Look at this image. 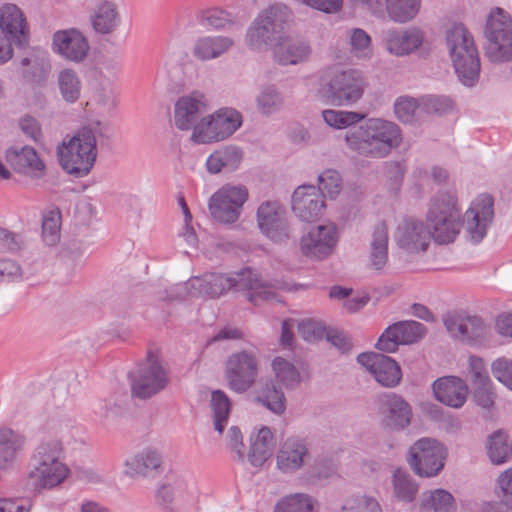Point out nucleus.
<instances>
[{
	"mask_svg": "<svg viewBox=\"0 0 512 512\" xmlns=\"http://www.w3.org/2000/svg\"><path fill=\"white\" fill-rule=\"evenodd\" d=\"M395 237L400 248L415 253L427 249L431 233L423 221L410 217L398 225Z\"/></svg>",
	"mask_w": 512,
	"mask_h": 512,
	"instance_id": "22",
	"label": "nucleus"
},
{
	"mask_svg": "<svg viewBox=\"0 0 512 512\" xmlns=\"http://www.w3.org/2000/svg\"><path fill=\"white\" fill-rule=\"evenodd\" d=\"M418 107L417 100L412 97H399L394 104L396 117L403 123H410Z\"/></svg>",
	"mask_w": 512,
	"mask_h": 512,
	"instance_id": "58",
	"label": "nucleus"
},
{
	"mask_svg": "<svg viewBox=\"0 0 512 512\" xmlns=\"http://www.w3.org/2000/svg\"><path fill=\"white\" fill-rule=\"evenodd\" d=\"M258 369L259 360L253 352L244 350L231 354L225 363L227 386L238 394L247 392L256 382Z\"/></svg>",
	"mask_w": 512,
	"mask_h": 512,
	"instance_id": "13",
	"label": "nucleus"
},
{
	"mask_svg": "<svg viewBox=\"0 0 512 512\" xmlns=\"http://www.w3.org/2000/svg\"><path fill=\"white\" fill-rule=\"evenodd\" d=\"M423 38V33L417 28L390 30L385 36L386 49L397 56L407 55L422 45Z\"/></svg>",
	"mask_w": 512,
	"mask_h": 512,
	"instance_id": "32",
	"label": "nucleus"
},
{
	"mask_svg": "<svg viewBox=\"0 0 512 512\" xmlns=\"http://www.w3.org/2000/svg\"><path fill=\"white\" fill-rule=\"evenodd\" d=\"M312 49L308 42L283 35L274 48V58L280 65H297L309 59Z\"/></svg>",
	"mask_w": 512,
	"mask_h": 512,
	"instance_id": "31",
	"label": "nucleus"
},
{
	"mask_svg": "<svg viewBox=\"0 0 512 512\" xmlns=\"http://www.w3.org/2000/svg\"><path fill=\"white\" fill-rule=\"evenodd\" d=\"M244 153L241 148L228 145L214 151L206 160V167L209 173L236 171L243 160Z\"/></svg>",
	"mask_w": 512,
	"mask_h": 512,
	"instance_id": "34",
	"label": "nucleus"
},
{
	"mask_svg": "<svg viewBox=\"0 0 512 512\" xmlns=\"http://www.w3.org/2000/svg\"><path fill=\"white\" fill-rule=\"evenodd\" d=\"M32 506L28 498H0V512H31Z\"/></svg>",
	"mask_w": 512,
	"mask_h": 512,
	"instance_id": "62",
	"label": "nucleus"
},
{
	"mask_svg": "<svg viewBox=\"0 0 512 512\" xmlns=\"http://www.w3.org/2000/svg\"><path fill=\"white\" fill-rule=\"evenodd\" d=\"M323 120L335 129H344L358 124L365 118V114L356 111L326 109L322 111Z\"/></svg>",
	"mask_w": 512,
	"mask_h": 512,
	"instance_id": "50",
	"label": "nucleus"
},
{
	"mask_svg": "<svg viewBox=\"0 0 512 512\" xmlns=\"http://www.w3.org/2000/svg\"><path fill=\"white\" fill-rule=\"evenodd\" d=\"M292 210L302 221L316 220L325 208V201L320 189L314 185H301L292 195Z\"/></svg>",
	"mask_w": 512,
	"mask_h": 512,
	"instance_id": "19",
	"label": "nucleus"
},
{
	"mask_svg": "<svg viewBox=\"0 0 512 512\" xmlns=\"http://www.w3.org/2000/svg\"><path fill=\"white\" fill-rule=\"evenodd\" d=\"M491 386L492 382L473 385V398L475 402L483 408L488 409L494 404V393Z\"/></svg>",
	"mask_w": 512,
	"mask_h": 512,
	"instance_id": "64",
	"label": "nucleus"
},
{
	"mask_svg": "<svg viewBox=\"0 0 512 512\" xmlns=\"http://www.w3.org/2000/svg\"><path fill=\"white\" fill-rule=\"evenodd\" d=\"M401 129L382 118H369L347 130L344 141L347 148L359 157L383 159L401 143Z\"/></svg>",
	"mask_w": 512,
	"mask_h": 512,
	"instance_id": "2",
	"label": "nucleus"
},
{
	"mask_svg": "<svg viewBox=\"0 0 512 512\" xmlns=\"http://www.w3.org/2000/svg\"><path fill=\"white\" fill-rule=\"evenodd\" d=\"M323 198L328 196L334 198L341 191V177L336 170L328 169L318 177Z\"/></svg>",
	"mask_w": 512,
	"mask_h": 512,
	"instance_id": "54",
	"label": "nucleus"
},
{
	"mask_svg": "<svg viewBox=\"0 0 512 512\" xmlns=\"http://www.w3.org/2000/svg\"><path fill=\"white\" fill-rule=\"evenodd\" d=\"M389 17L399 23H405L418 14L421 0H382Z\"/></svg>",
	"mask_w": 512,
	"mask_h": 512,
	"instance_id": "43",
	"label": "nucleus"
},
{
	"mask_svg": "<svg viewBox=\"0 0 512 512\" xmlns=\"http://www.w3.org/2000/svg\"><path fill=\"white\" fill-rule=\"evenodd\" d=\"M0 28L8 40L18 46L28 42L27 25L22 11L14 4H7L0 9Z\"/></svg>",
	"mask_w": 512,
	"mask_h": 512,
	"instance_id": "29",
	"label": "nucleus"
},
{
	"mask_svg": "<svg viewBox=\"0 0 512 512\" xmlns=\"http://www.w3.org/2000/svg\"><path fill=\"white\" fill-rule=\"evenodd\" d=\"M257 224L263 235L275 243L286 242L291 228L284 208L277 201H265L256 213Z\"/></svg>",
	"mask_w": 512,
	"mask_h": 512,
	"instance_id": "14",
	"label": "nucleus"
},
{
	"mask_svg": "<svg viewBox=\"0 0 512 512\" xmlns=\"http://www.w3.org/2000/svg\"><path fill=\"white\" fill-rule=\"evenodd\" d=\"M350 53L357 59L367 60L373 55L371 37L361 28H352L347 31Z\"/></svg>",
	"mask_w": 512,
	"mask_h": 512,
	"instance_id": "48",
	"label": "nucleus"
},
{
	"mask_svg": "<svg viewBox=\"0 0 512 512\" xmlns=\"http://www.w3.org/2000/svg\"><path fill=\"white\" fill-rule=\"evenodd\" d=\"M210 407L214 429L221 434L224 431L231 412L230 399L222 390H215L211 393Z\"/></svg>",
	"mask_w": 512,
	"mask_h": 512,
	"instance_id": "46",
	"label": "nucleus"
},
{
	"mask_svg": "<svg viewBox=\"0 0 512 512\" xmlns=\"http://www.w3.org/2000/svg\"><path fill=\"white\" fill-rule=\"evenodd\" d=\"M446 457L447 450L438 440L421 438L409 448L407 462L416 475L431 478L443 470Z\"/></svg>",
	"mask_w": 512,
	"mask_h": 512,
	"instance_id": "8",
	"label": "nucleus"
},
{
	"mask_svg": "<svg viewBox=\"0 0 512 512\" xmlns=\"http://www.w3.org/2000/svg\"><path fill=\"white\" fill-rule=\"evenodd\" d=\"M233 45L234 41L230 37H202L196 41L193 47V55L201 61H208L220 57Z\"/></svg>",
	"mask_w": 512,
	"mask_h": 512,
	"instance_id": "36",
	"label": "nucleus"
},
{
	"mask_svg": "<svg viewBox=\"0 0 512 512\" xmlns=\"http://www.w3.org/2000/svg\"><path fill=\"white\" fill-rule=\"evenodd\" d=\"M432 390L437 401L454 409L461 408L467 400L468 386L456 376L438 378L433 382Z\"/></svg>",
	"mask_w": 512,
	"mask_h": 512,
	"instance_id": "27",
	"label": "nucleus"
},
{
	"mask_svg": "<svg viewBox=\"0 0 512 512\" xmlns=\"http://www.w3.org/2000/svg\"><path fill=\"white\" fill-rule=\"evenodd\" d=\"M179 483L163 484L156 491V502L163 512H175L174 500L180 491Z\"/></svg>",
	"mask_w": 512,
	"mask_h": 512,
	"instance_id": "55",
	"label": "nucleus"
},
{
	"mask_svg": "<svg viewBox=\"0 0 512 512\" xmlns=\"http://www.w3.org/2000/svg\"><path fill=\"white\" fill-rule=\"evenodd\" d=\"M497 496L512 508V469L502 472L497 479Z\"/></svg>",
	"mask_w": 512,
	"mask_h": 512,
	"instance_id": "60",
	"label": "nucleus"
},
{
	"mask_svg": "<svg viewBox=\"0 0 512 512\" xmlns=\"http://www.w3.org/2000/svg\"><path fill=\"white\" fill-rule=\"evenodd\" d=\"M163 472V456L154 447H146L125 461V475L131 478L155 477Z\"/></svg>",
	"mask_w": 512,
	"mask_h": 512,
	"instance_id": "24",
	"label": "nucleus"
},
{
	"mask_svg": "<svg viewBox=\"0 0 512 512\" xmlns=\"http://www.w3.org/2000/svg\"><path fill=\"white\" fill-rule=\"evenodd\" d=\"M231 289L229 275L221 273H208L201 277H193L186 283H180L165 290V295L159 296L161 300L184 299L186 294L191 296L205 295L217 298Z\"/></svg>",
	"mask_w": 512,
	"mask_h": 512,
	"instance_id": "10",
	"label": "nucleus"
},
{
	"mask_svg": "<svg viewBox=\"0 0 512 512\" xmlns=\"http://www.w3.org/2000/svg\"><path fill=\"white\" fill-rule=\"evenodd\" d=\"M242 125L241 114L233 108L219 109L212 115H205L191 135L197 144H208L230 137Z\"/></svg>",
	"mask_w": 512,
	"mask_h": 512,
	"instance_id": "9",
	"label": "nucleus"
},
{
	"mask_svg": "<svg viewBox=\"0 0 512 512\" xmlns=\"http://www.w3.org/2000/svg\"><path fill=\"white\" fill-rule=\"evenodd\" d=\"M87 38L76 28L58 30L53 34L52 50L69 62H83L89 52Z\"/></svg>",
	"mask_w": 512,
	"mask_h": 512,
	"instance_id": "16",
	"label": "nucleus"
},
{
	"mask_svg": "<svg viewBox=\"0 0 512 512\" xmlns=\"http://www.w3.org/2000/svg\"><path fill=\"white\" fill-rule=\"evenodd\" d=\"M63 445L61 441L49 439L40 442L32 452L30 466H43L62 462Z\"/></svg>",
	"mask_w": 512,
	"mask_h": 512,
	"instance_id": "42",
	"label": "nucleus"
},
{
	"mask_svg": "<svg viewBox=\"0 0 512 512\" xmlns=\"http://www.w3.org/2000/svg\"><path fill=\"white\" fill-rule=\"evenodd\" d=\"M367 79L359 69L334 66L322 78V92L336 106H352L364 95Z\"/></svg>",
	"mask_w": 512,
	"mask_h": 512,
	"instance_id": "6",
	"label": "nucleus"
},
{
	"mask_svg": "<svg viewBox=\"0 0 512 512\" xmlns=\"http://www.w3.org/2000/svg\"><path fill=\"white\" fill-rule=\"evenodd\" d=\"M199 23L207 29H220L229 22L228 14L219 9L204 11L198 17Z\"/></svg>",
	"mask_w": 512,
	"mask_h": 512,
	"instance_id": "57",
	"label": "nucleus"
},
{
	"mask_svg": "<svg viewBox=\"0 0 512 512\" xmlns=\"http://www.w3.org/2000/svg\"><path fill=\"white\" fill-rule=\"evenodd\" d=\"M494 219V200L489 194H481L464 213L454 217L439 219V222H429L431 238L439 244H449L455 241L461 227L465 238L472 244L480 243L487 235L488 228Z\"/></svg>",
	"mask_w": 512,
	"mask_h": 512,
	"instance_id": "1",
	"label": "nucleus"
},
{
	"mask_svg": "<svg viewBox=\"0 0 512 512\" xmlns=\"http://www.w3.org/2000/svg\"><path fill=\"white\" fill-rule=\"evenodd\" d=\"M61 212L54 207L47 210L42 218V237L49 246H54L60 240Z\"/></svg>",
	"mask_w": 512,
	"mask_h": 512,
	"instance_id": "52",
	"label": "nucleus"
},
{
	"mask_svg": "<svg viewBox=\"0 0 512 512\" xmlns=\"http://www.w3.org/2000/svg\"><path fill=\"white\" fill-rule=\"evenodd\" d=\"M392 487L394 496L406 503H411L415 500L419 485L409 474V472L402 468L394 470L392 475Z\"/></svg>",
	"mask_w": 512,
	"mask_h": 512,
	"instance_id": "41",
	"label": "nucleus"
},
{
	"mask_svg": "<svg viewBox=\"0 0 512 512\" xmlns=\"http://www.w3.org/2000/svg\"><path fill=\"white\" fill-rule=\"evenodd\" d=\"M298 332L304 340L314 341L323 337L324 328L320 323L309 319L298 323Z\"/></svg>",
	"mask_w": 512,
	"mask_h": 512,
	"instance_id": "63",
	"label": "nucleus"
},
{
	"mask_svg": "<svg viewBox=\"0 0 512 512\" xmlns=\"http://www.w3.org/2000/svg\"><path fill=\"white\" fill-rule=\"evenodd\" d=\"M315 499L305 493H294L281 498L274 512H314Z\"/></svg>",
	"mask_w": 512,
	"mask_h": 512,
	"instance_id": "47",
	"label": "nucleus"
},
{
	"mask_svg": "<svg viewBox=\"0 0 512 512\" xmlns=\"http://www.w3.org/2000/svg\"><path fill=\"white\" fill-rule=\"evenodd\" d=\"M357 361L384 387L397 386L402 378L398 363L389 356L376 352L361 353Z\"/></svg>",
	"mask_w": 512,
	"mask_h": 512,
	"instance_id": "17",
	"label": "nucleus"
},
{
	"mask_svg": "<svg viewBox=\"0 0 512 512\" xmlns=\"http://www.w3.org/2000/svg\"><path fill=\"white\" fill-rule=\"evenodd\" d=\"M292 17L289 7L282 3L270 5L249 26L245 42L254 51H267L283 40L285 26Z\"/></svg>",
	"mask_w": 512,
	"mask_h": 512,
	"instance_id": "5",
	"label": "nucleus"
},
{
	"mask_svg": "<svg viewBox=\"0 0 512 512\" xmlns=\"http://www.w3.org/2000/svg\"><path fill=\"white\" fill-rule=\"evenodd\" d=\"M469 368L473 385L491 382L488 371L486 369V364L482 358L477 356H470Z\"/></svg>",
	"mask_w": 512,
	"mask_h": 512,
	"instance_id": "61",
	"label": "nucleus"
},
{
	"mask_svg": "<svg viewBox=\"0 0 512 512\" xmlns=\"http://www.w3.org/2000/svg\"><path fill=\"white\" fill-rule=\"evenodd\" d=\"M131 393L140 399H147L162 391L168 383L166 369L157 357L149 354L145 363L129 373Z\"/></svg>",
	"mask_w": 512,
	"mask_h": 512,
	"instance_id": "12",
	"label": "nucleus"
},
{
	"mask_svg": "<svg viewBox=\"0 0 512 512\" xmlns=\"http://www.w3.org/2000/svg\"><path fill=\"white\" fill-rule=\"evenodd\" d=\"M389 234L384 221L373 226L369 237L370 266L377 271L382 270L388 261Z\"/></svg>",
	"mask_w": 512,
	"mask_h": 512,
	"instance_id": "33",
	"label": "nucleus"
},
{
	"mask_svg": "<svg viewBox=\"0 0 512 512\" xmlns=\"http://www.w3.org/2000/svg\"><path fill=\"white\" fill-rule=\"evenodd\" d=\"M248 196V189L243 185H224L209 199L210 215L217 222L233 224L239 219Z\"/></svg>",
	"mask_w": 512,
	"mask_h": 512,
	"instance_id": "11",
	"label": "nucleus"
},
{
	"mask_svg": "<svg viewBox=\"0 0 512 512\" xmlns=\"http://www.w3.org/2000/svg\"><path fill=\"white\" fill-rule=\"evenodd\" d=\"M93 30L101 35L112 34L121 23L117 5L111 1H103L96 6L90 16Z\"/></svg>",
	"mask_w": 512,
	"mask_h": 512,
	"instance_id": "35",
	"label": "nucleus"
},
{
	"mask_svg": "<svg viewBox=\"0 0 512 512\" xmlns=\"http://www.w3.org/2000/svg\"><path fill=\"white\" fill-rule=\"evenodd\" d=\"M427 333L426 327L414 320L396 322L388 326L379 337L376 347L386 353L395 352L399 345L420 341Z\"/></svg>",
	"mask_w": 512,
	"mask_h": 512,
	"instance_id": "15",
	"label": "nucleus"
},
{
	"mask_svg": "<svg viewBox=\"0 0 512 512\" xmlns=\"http://www.w3.org/2000/svg\"><path fill=\"white\" fill-rule=\"evenodd\" d=\"M446 47L458 80L473 87L479 80L481 63L472 33L462 23H454L445 32Z\"/></svg>",
	"mask_w": 512,
	"mask_h": 512,
	"instance_id": "4",
	"label": "nucleus"
},
{
	"mask_svg": "<svg viewBox=\"0 0 512 512\" xmlns=\"http://www.w3.org/2000/svg\"><path fill=\"white\" fill-rule=\"evenodd\" d=\"M207 104L201 93L194 92L181 97L175 104V125L181 130L195 131L200 121L205 118Z\"/></svg>",
	"mask_w": 512,
	"mask_h": 512,
	"instance_id": "23",
	"label": "nucleus"
},
{
	"mask_svg": "<svg viewBox=\"0 0 512 512\" xmlns=\"http://www.w3.org/2000/svg\"><path fill=\"white\" fill-rule=\"evenodd\" d=\"M337 241L334 224L319 225L302 237L301 251L307 257L323 259L332 253Z\"/></svg>",
	"mask_w": 512,
	"mask_h": 512,
	"instance_id": "18",
	"label": "nucleus"
},
{
	"mask_svg": "<svg viewBox=\"0 0 512 512\" xmlns=\"http://www.w3.org/2000/svg\"><path fill=\"white\" fill-rule=\"evenodd\" d=\"M492 374L507 388H512V360L500 358L492 363Z\"/></svg>",
	"mask_w": 512,
	"mask_h": 512,
	"instance_id": "59",
	"label": "nucleus"
},
{
	"mask_svg": "<svg viewBox=\"0 0 512 512\" xmlns=\"http://www.w3.org/2000/svg\"><path fill=\"white\" fill-rule=\"evenodd\" d=\"M6 161L17 172L26 176L40 178L45 171V164L36 150L30 146L11 147L6 151Z\"/></svg>",
	"mask_w": 512,
	"mask_h": 512,
	"instance_id": "28",
	"label": "nucleus"
},
{
	"mask_svg": "<svg viewBox=\"0 0 512 512\" xmlns=\"http://www.w3.org/2000/svg\"><path fill=\"white\" fill-rule=\"evenodd\" d=\"M465 326H467V329L463 330L460 340L468 344L479 343L487 334V326L480 317L466 316Z\"/></svg>",
	"mask_w": 512,
	"mask_h": 512,
	"instance_id": "53",
	"label": "nucleus"
},
{
	"mask_svg": "<svg viewBox=\"0 0 512 512\" xmlns=\"http://www.w3.org/2000/svg\"><path fill=\"white\" fill-rule=\"evenodd\" d=\"M68 468L63 462L43 466H33L28 473V483L34 491L52 489L60 485L68 476Z\"/></svg>",
	"mask_w": 512,
	"mask_h": 512,
	"instance_id": "30",
	"label": "nucleus"
},
{
	"mask_svg": "<svg viewBox=\"0 0 512 512\" xmlns=\"http://www.w3.org/2000/svg\"><path fill=\"white\" fill-rule=\"evenodd\" d=\"M309 457V449L305 439L299 436L288 437L276 455L277 469L287 475L301 470Z\"/></svg>",
	"mask_w": 512,
	"mask_h": 512,
	"instance_id": "20",
	"label": "nucleus"
},
{
	"mask_svg": "<svg viewBox=\"0 0 512 512\" xmlns=\"http://www.w3.org/2000/svg\"><path fill=\"white\" fill-rule=\"evenodd\" d=\"M457 197L451 192H442L430 199L426 213L427 223L460 214Z\"/></svg>",
	"mask_w": 512,
	"mask_h": 512,
	"instance_id": "37",
	"label": "nucleus"
},
{
	"mask_svg": "<svg viewBox=\"0 0 512 512\" xmlns=\"http://www.w3.org/2000/svg\"><path fill=\"white\" fill-rule=\"evenodd\" d=\"M274 447L273 433L268 427L261 428L251 439L248 460L254 467H261L271 456Z\"/></svg>",
	"mask_w": 512,
	"mask_h": 512,
	"instance_id": "38",
	"label": "nucleus"
},
{
	"mask_svg": "<svg viewBox=\"0 0 512 512\" xmlns=\"http://www.w3.org/2000/svg\"><path fill=\"white\" fill-rule=\"evenodd\" d=\"M256 104L261 114L269 116L283 107L284 97L274 86H266L257 95Z\"/></svg>",
	"mask_w": 512,
	"mask_h": 512,
	"instance_id": "49",
	"label": "nucleus"
},
{
	"mask_svg": "<svg viewBox=\"0 0 512 512\" xmlns=\"http://www.w3.org/2000/svg\"><path fill=\"white\" fill-rule=\"evenodd\" d=\"M420 509L433 512H455L453 495L445 489L425 491L421 496Z\"/></svg>",
	"mask_w": 512,
	"mask_h": 512,
	"instance_id": "40",
	"label": "nucleus"
},
{
	"mask_svg": "<svg viewBox=\"0 0 512 512\" xmlns=\"http://www.w3.org/2000/svg\"><path fill=\"white\" fill-rule=\"evenodd\" d=\"M109 138L110 127L107 123L94 121L83 126L58 148L62 168L78 178L88 175L97 158V144L102 145Z\"/></svg>",
	"mask_w": 512,
	"mask_h": 512,
	"instance_id": "3",
	"label": "nucleus"
},
{
	"mask_svg": "<svg viewBox=\"0 0 512 512\" xmlns=\"http://www.w3.org/2000/svg\"><path fill=\"white\" fill-rule=\"evenodd\" d=\"M57 85L65 102L75 103L80 98L82 82L73 69L61 70L57 76Z\"/></svg>",
	"mask_w": 512,
	"mask_h": 512,
	"instance_id": "45",
	"label": "nucleus"
},
{
	"mask_svg": "<svg viewBox=\"0 0 512 512\" xmlns=\"http://www.w3.org/2000/svg\"><path fill=\"white\" fill-rule=\"evenodd\" d=\"M26 446V436L8 426H0V479L14 469Z\"/></svg>",
	"mask_w": 512,
	"mask_h": 512,
	"instance_id": "25",
	"label": "nucleus"
},
{
	"mask_svg": "<svg viewBox=\"0 0 512 512\" xmlns=\"http://www.w3.org/2000/svg\"><path fill=\"white\" fill-rule=\"evenodd\" d=\"M271 366L276 381L287 390H294L301 383L300 372L287 359L283 357H276L273 359Z\"/></svg>",
	"mask_w": 512,
	"mask_h": 512,
	"instance_id": "44",
	"label": "nucleus"
},
{
	"mask_svg": "<svg viewBox=\"0 0 512 512\" xmlns=\"http://www.w3.org/2000/svg\"><path fill=\"white\" fill-rule=\"evenodd\" d=\"M254 401L276 415H281L286 410L285 394L272 381H267L257 390Z\"/></svg>",
	"mask_w": 512,
	"mask_h": 512,
	"instance_id": "39",
	"label": "nucleus"
},
{
	"mask_svg": "<svg viewBox=\"0 0 512 512\" xmlns=\"http://www.w3.org/2000/svg\"><path fill=\"white\" fill-rule=\"evenodd\" d=\"M383 423L392 430H403L411 423L412 408L400 395L389 393L383 396L381 402Z\"/></svg>",
	"mask_w": 512,
	"mask_h": 512,
	"instance_id": "26",
	"label": "nucleus"
},
{
	"mask_svg": "<svg viewBox=\"0 0 512 512\" xmlns=\"http://www.w3.org/2000/svg\"><path fill=\"white\" fill-rule=\"evenodd\" d=\"M342 509L344 512H382L376 499L364 495L348 499Z\"/></svg>",
	"mask_w": 512,
	"mask_h": 512,
	"instance_id": "56",
	"label": "nucleus"
},
{
	"mask_svg": "<svg viewBox=\"0 0 512 512\" xmlns=\"http://www.w3.org/2000/svg\"><path fill=\"white\" fill-rule=\"evenodd\" d=\"M487 449L490 461L493 464L501 465L508 460L512 451V444L510 447L507 436L504 433L497 431L489 437Z\"/></svg>",
	"mask_w": 512,
	"mask_h": 512,
	"instance_id": "51",
	"label": "nucleus"
},
{
	"mask_svg": "<svg viewBox=\"0 0 512 512\" xmlns=\"http://www.w3.org/2000/svg\"><path fill=\"white\" fill-rule=\"evenodd\" d=\"M231 289L249 291L248 300L255 305L261 301L274 300L277 297L273 286L263 283L258 274L250 268L229 275Z\"/></svg>",
	"mask_w": 512,
	"mask_h": 512,
	"instance_id": "21",
	"label": "nucleus"
},
{
	"mask_svg": "<svg viewBox=\"0 0 512 512\" xmlns=\"http://www.w3.org/2000/svg\"><path fill=\"white\" fill-rule=\"evenodd\" d=\"M484 34L487 40L485 54L491 62L512 59V20L503 9L496 8L489 15Z\"/></svg>",
	"mask_w": 512,
	"mask_h": 512,
	"instance_id": "7",
	"label": "nucleus"
}]
</instances>
